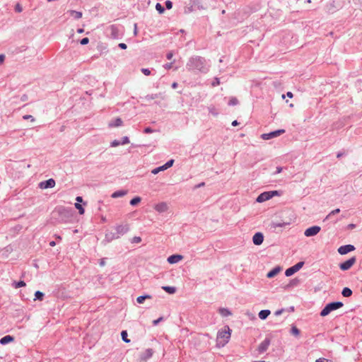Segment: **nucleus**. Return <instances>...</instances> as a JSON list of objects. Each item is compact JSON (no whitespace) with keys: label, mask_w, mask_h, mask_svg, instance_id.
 Masks as SVG:
<instances>
[{"label":"nucleus","mask_w":362,"mask_h":362,"mask_svg":"<svg viewBox=\"0 0 362 362\" xmlns=\"http://www.w3.org/2000/svg\"><path fill=\"white\" fill-rule=\"evenodd\" d=\"M182 259H183L182 255H179V254H174V255H170L168 257L167 261L169 264H173L177 263Z\"/></svg>","instance_id":"nucleus-17"},{"label":"nucleus","mask_w":362,"mask_h":362,"mask_svg":"<svg viewBox=\"0 0 362 362\" xmlns=\"http://www.w3.org/2000/svg\"><path fill=\"white\" fill-rule=\"evenodd\" d=\"M25 286H26V284L23 280H20L18 281H13L12 283V286L14 287L15 288H21V287H24Z\"/></svg>","instance_id":"nucleus-33"},{"label":"nucleus","mask_w":362,"mask_h":362,"mask_svg":"<svg viewBox=\"0 0 362 362\" xmlns=\"http://www.w3.org/2000/svg\"><path fill=\"white\" fill-rule=\"evenodd\" d=\"M141 71L145 75V76H150L151 75V70L148 68H141Z\"/></svg>","instance_id":"nucleus-43"},{"label":"nucleus","mask_w":362,"mask_h":362,"mask_svg":"<svg viewBox=\"0 0 362 362\" xmlns=\"http://www.w3.org/2000/svg\"><path fill=\"white\" fill-rule=\"evenodd\" d=\"M74 211L71 208L59 206L55 208L53 215L59 223H69L74 217Z\"/></svg>","instance_id":"nucleus-2"},{"label":"nucleus","mask_w":362,"mask_h":362,"mask_svg":"<svg viewBox=\"0 0 362 362\" xmlns=\"http://www.w3.org/2000/svg\"><path fill=\"white\" fill-rule=\"evenodd\" d=\"M23 119H30L32 122H34L35 119L30 115H25L23 117Z\"/></svg>","instance_id":"nucleus-54"},{"label":"nucleus","mask_w":362,"mask_h":362,"mask_svg":"<svg viewBox=\"0 0 362 362\" xmlns=\"http://www.w3.org/2000/svg\"><path fill=\"white\" fill-rule=\"evenodd\" d=\"M152 296L148 294H145L143 296H138L136 298V302L139 304H141L144 302L146 299H151Z\"/></svg>","instance_id":"nucleus-30"},{"label":"nucleus","mask_w":362,"mask_h":362,"mask_svg":"<svg viewBox=\"0 0 362 362\" xmlns=\"http://www.w3.org/2000/svg\"><path fill=\"white\" fill-rule=\"evenodd\" d=\"M44 296H45V293L40 291H35V298H34V300H42L43 298H44Z\"/></svg>","instance_id":"nucleus-34"},{"label":"nucleus","mask_w":362,"mask_h":362,"mask_svg":"<svg viewBox=\"0 0 362 362\" xmlns=\"http://www.w3.org/2000/svg\"><path fill=\"white\" fill-rule=\"evenodd\" d=\"M218 313L222 317H228V316H230L232 315V313L230 312V310L226 308H220L218 309Z\"/></svg>","instance_id":"nucleus-27"},{"label":"nucleus","mask_w":362,"mask_h":362,"mask_svg":"<svg viewBox=\"0 0 362 362\" xmlns=\"http://www.w3.org/2000/svg\"><path fill=\"white\" fill-rule=\"evenodd\" d=\"M153 354V351L152 349H146L144 353H142L140 356V358L142 361H147L148 359L151 358Z\"/></svg>","instance_id":"nucleus-18"},{"label":"nucleus","mask_w":362,"mask_h":362,"mask_svg":"<svg viewBox=\"0 0 362 362\" xmlns=\"http://www.w3.org/2000/svg\"><path fill=\"white\" fill-rule=\"evenodd\" d=\"M154 209L159 213H163L168 210V206L165 202H160L155 206Z\"/></svg>","instance_id":"nucleus-20"},{"label":"nucleus","mask_w":362,"mask_h":362,"mask_svg":"<svg viewBox=\"0 0 362 362\" xmlns=\"http://www.w3.org/2000/svg\"><path fill=\"white\" fill-rule=\"evenodd\" d=\"M344 303L341 301H334L327 303L320 311V316L325 317L328 315L331 312L336 310L343 307Z\"/></svg>","instance_id":"nucleus-4"},{"label":"nucleus","mask_w":362,"mask_h":362,"mask_svg":"<svg viewBox=\"0 0 362 362\" xmlns=\"http://www.w3.org/2000/svg\"><path fill=\"white\" fill-rule=\"evenodd\" d=\"M55 180L53 178H49L47 180L40 182L39 184V187L41 189H49L52 188L55 186Z\"/></svg>","instance_id":"nucleus-14"},{"label":"nucleus","mask_w":362,"mask_h":362,"mask_svg":"<svg viewBox=\"0 0 362 362\" xmlns=\"http://www.w3.org/2000/svg\"><path fill=\"white\" fill-rule=\"evenodd\" d=\"M162 288L169 294H174L177 291V288L175 286H164Z\"/></svg>","instance_id":"nucleus-29"},{"label":"nucleus","mask_w":362,"mask_h":362,"mask_svg":"<svg viewBox=\"0 0 362 362\" xmlns=\"http://www.w3.org/2000/svg\"><path fill=\"white\" fill-rule=\"evenodd\" d=\"M119 145H121V144H120V141L117 140V139H115V140L112 141L110 143V146H111V147H116V146H119Z\"/></svg>","instance_id":"nucleus-48"},{"label":"nucleus","mask_w":362,"mask_h":362,"mask_svg":"<svg viewBox=\"0 0 362 362\" xmlns=\"http://www.w3.org/2000/svg\"><path fill=\"white\" fill-rule=\"evenodd\" d=\"M284 311V309L278 310H276V311L274 313V315H275L276 316H279V315H281Z\"/></svg>","instance_id":"nucleus-62"},{"label":"nucleus","mask_w":362,"mask_h":362,"mask_svg":"<svg viewBox=\"0 0 362 362\" xmlns=\"http://www.w3.org/2000/svg\"><path fill=\"white\" fill-rule=\"evenodd\" d=\"M290 332L291 334L297 337L300 334V331L298 327H296V326L293 325L291 327Z\"/></svg>","instance_id":"nucleus-38"},{"label":"nucleus","mask_w":362,"mask_h":362,"mask_svg":"<svg viewBox=\"0 0 362 362\" xmlns=\"http://www.w3.org/2000/svg\"><path fill=\"white\" fill-rule=\"evenodd\" d=\"M173 62L167 63L163 66L165 69L168 70L173 67Z\"/></svg>","instance_id":"nucleus-56"},{"label":"nucleus","mask_w":362,"mask_h":362,"mask_svg":"<svg viewBox=\"0 0 362 362\" xmlns=\"http://www.w3.org/2000/svg\"><path fill=\"white\" fill-rule=\"evenodd\" d=\"M14 10L16 13H21L23 11V7L20 4H16L14 8Z\"/></svg>","instance_id":"nucleus-45"},{"label":"nucleus","mask_w":362,"mask_h":362,"mask_svg":"<svg viewBox=\"0 0 362 362\" xmlns=\"http://www.w3.org/2000/svg\"><path fill=\"white\" fill-rule=\"evenodd\" d=\"M204 185H205V182H200V183H199V184H198V185H196L193 187V189H196L200 188V187H204Z\"/></svg>","instance_id":"nucleus-58"},{"label":"nucleus","mask_w":362,"mask_h":362,"mask_svg":"<svg viewBox=\"0 0 362 362\" xmlns=\"http://www.w3.org/2000/svg\"><path fill=\"white\" fill-rule=\"evenodd\" d=\"M355 249L356 248H355L354 245L348 244V245H344L340 246L338 248L337 252H339V254H340L341 255H344L348 254L349 252H351L355 250Z\"/></svg>","instance_id":"nucleus-12"},{"label":"nucleus","mask_w":362,"mask_h":362,"mask_svg":"<svg viewBox=\"0 0 362 362\" xmlns=\"http://www.w3.org/2000/svg\"><path fill=\"white\" fill-rule=\"evenodd\" d=\"M283 168L282 167L278 166L276 167V171L274 173V175L279 174L282 171Z\"/></svg>","instance_id":"nucleus-60"},{"label":"nucleus","mask_w":362,"mask_h":362,"mask_svg":"<svg viewBox=\"0 0 362 362\" xmlns=\"http://www.w3.org/2000/svg\"><path fill=\"white\" fill-rule=\"evenodd\" d=\"M173 57V52H169L167 53L166 54V58L168 59V60H170Z\"/></svg>","instance_id":"nucleus-59"},{"label":"nucleus","mask_w":362,"mask_h":362,"mask_svg":"<svg viewBox=\"0 0 362 362\" xmlns=\"http://www.w3.org/2000/svg\"><path fill=\"white\" fill-rule=\"evenodd\" d=\"M76 200L77 202L76 203H79L80 204V203L83 202V197H80V196H78V197H76Z\"/></svg>","instance_id":"nucleus-64"},{"label":"nucleus","mask_w":362,"mask_h":362,"mask_svg":"<svg viewBox=\"0 0 362 362\" xmlns=\"http://www.w3.org/2000/svg\"><path fill=\"white\" fill-rule=\"evenodd\" d=\"M219 84H220L219 78H217V77L214 78V81H213V82L211 83L212 86L215 87V86H217Z\"/></svg>","instance_id":"nucleus-53"},{"label":"nucleus","mask_w":362,"mask_h":362,"mask_svg":"<svg viewBox=\"0 0 362 362\" xmlns=\"http://www.w3.org/2000/svg\"><path fill=\"white\" fill-rule=\"evenodd\" d=\"M209 68L210 64L209 62L201 56L191 57L186 64L187 71L194 73L206 74L209 71Z\"/></svg>","instance_id":"nucleus-1"},{"label":"nucleus","mask_w":362,"mask_h":362,"mask_svg":"<svg viewBox=\"0 0 362 362\" xmlns=\"http://www.w3.org/2000/svg\"><path fill=\"white\" fill-rule=\"evenodd\" d=\"M165 8L168 10L173 8V2L170 0H167L165 1Z\"/></svg>","instance_id":"nucleus-47"},{"label":"nucleus","mask_w":362,"mask_h":362,"mask_svg":"<svg viewBox=\"0 0 362 362\" xmlns=\"http://www.w3.org/2000/svg\"><path fill=\"white\" fill-rule=\"evenodd\" d=\"M239 103L238 100L235 97H231L228 102V105L229 106L237 105Z\"/></svg>","instance_id":"nucleus-37"},{"label":"nucleus","mask_w":362,"mask_h":362,"mask_svg":"<svg viewBox=\"0 0 362 362\" xmlns=\"http://www.w3.org/2000/svg\"><path fill=\"white\" fill-rule=\"evenodd\" d=\"M304 264H305V262L303 261L298 262L293 266L290 267L289 268L286 269L285 271V276L287 277L291 276L296 272H298L303 267Z\"/></svg>","instance_id":"nucleus-5"},{"label":"nucleus","mask_w":362,"mask_h":362,"mask_svg":"<svg viewBox=\"0 0 362 362\" xmlns=\"http://www.w3.org/2000/svg\"><path fill=\"white\" fill-rule=\"evenodd\" d=\"M291 223V219L289 218L288 220H286V221H282L281 222H275V221H272L271 223H270V226H271V228H279V227H285L286 226H288L290 225Z\"/></svg>","instance_id":"nucleus-16"},{"label":"nucleus","mask_w":362,"mask_h":362,"mask_svg":"<svg viewBox=\"0 0 362 362\" xmlns=\"http://www.w3.org/2000/svg\"><path fill=\"white\" fill-rule=\"evenodd\" d=\"M157 98V95L156 94H151V95H147L146 96V98L148 100H153L155 98Z\"/></svg>","instance_id":"nucleus-55"},{"label":"nucleus","mask_w":362,"mask_h":362,"mask_svg":"<svg viewBox=\"0 0 362 362\" xmlns=\"http://www.w3.org/2000/svg\"><path fill=\"white\" fill-rule=\"evenodd\" d=\"M270 313L269 310H262L259 311L258 316L261 320H266Z\"/></svg>","instance_id":"nucleus-28"},{"label":"nucleus","mask_w":362,"mask_h":362,"mask_svg":"<svg viewBox=\"0 0 362 362\" xmlns=\"http://www.w3.org/2000/svg\"><path fill=\"white\" fill-rule=\"evenodd\" d=\"M271 341L270 339L266 337L258 346L257 351L259 354L264 353L267 349L269 346L270 345Z\"/></svg>","instance_id":"nucleus-13"},{"label":"nucleus","mask_w":362,"mask_h":362,"mask_svg":"<svg viewBox=\"0 0 362 362\" xmlns=\"http://www.w3.org/2000/svg\"><path fill=\"white\" fill-rule=\"evenodd\" d=\"M300 281L299 279L298 278H294L293 279H291L289 282L288 284H287L286 286H285V288L286 289H288L289 288H293V287H295V286H297L300 284Z\"/></svg>","instance_id":"nucleus-25"},{"label":"nucleus","mask_w":362,"mask_h":362,"mask_svg":"<svg viewBox=\"0 0 362 362\" xmlns=\"http://www.w3.org/2000/svg\"><path fill=\"white\" fill-rule=\"evenodd\" d=\"M356 257L355 256H354V257H351V258H349V259H347L343 262H341L339 264V267L342 271H347L352 267V266L356 263Z\"/></svg>","instance_id":"nucleus-6"},{"label":"nucleus","mask_w":362,"mask_h":362,"mask_svg":"<svg viewBox=\"0 0 362 362\" xmlns=\"http://www.w3.org/2000/svg\"><path fill=\"white\" fill-rule=\"evenodd\" d=\"M352 290L349 287H344L341 291V295L344 297H350L352 295Z\"/></svg>","instance_id":"nucleus-31"},{"label":"nucleus","mask_w":362,"mask_h":362,"mask_svg":"<svg viewBox=\"0 0 362 362\" xmlns=\"http://www.w3.org/2000/svg\"><path fill=\"white\" fill-rule=\"evenodd\" d=\"M129 143V139L128 136H124L122 138V140L120 141L121 145L127 144Z\"/></svg>","instance_id":"nucleus-46"},{"label":"nucleus","mask_w":362,"mask_h":362,"mask_svg":"<svg viewBox=\"0 0 362 362\" xmlns=\"http://www.w3.org/2000/svg\"><path fill=\"white\" fill-rule=\"evenodd\" d=\"M122 120L121 118L119 117H117L116 119H115L113 121H112L111 122H110L109 124V127H120L122 125Z\"/></svg>","instance_id":"nucleus-26"},{"label":"nucleus","mask_w":362,"mask_h":362,"mask_svg":"<svg viewBox=\"0 0 362 362\" xmlns=\"http://www.w3.org/2000/svg\"><path fill=\"white\" fill-rule=\"evenodd\" d=\"M315 362H328V360L324 358H320L317 359Z\"/></svg>","instance_id":"nucleus-63"},{"label":"nucleus","mask_w":362,"mask_h":362,"mask_svg":"<svg viewBox=\"0 0 362 362\" xmlns=\"http://www.w3.org/2000/svg\"><path fill=\"white\" fill-rule=\"evenodd\" d=\"M164 320L163 317H160L156 320H154L153 321V325L156 326L159 324L160 322L163 321Z\"/></svg>","instance_id":"nucleus-52"},{"label":"nucleus","mask_w":362,"mask_h":362,"mask_svg":"<svg viewBox=\"0 0 362 362\" xmlns=\"http://www.w3.org/2000/svg\"><path fill=\"white\" fill-rule=\"evenodd\" d=\"M268 192L270 194L271 199L274 196H279L281 194V192L278 190L268 191Z\"/></svg>","instance_id":"nucleus-44"},{"label":"nucleus","mask_w":362,"mask_h":362,"mask_svg":"<svg viewBox=\"0 0 362 362\" xmlns=\"http://www.w3.org/2000/svg\"><path fill=\"white\" fill-rule=\"evenodd\" d=\"M141 242V237H139V236H135L132 240V243H139Z\"/></svg>","instance_id":"nucleus-51"},{"label":"nucleus","mask_w":362,"mask_h":362,"mask_svg":"<svg viewBox=\"0 0 362 362\" xmlns=\"http://www.w3.org/2000/svg\"><path fill=\"white\" fill-rule=\"evenodd\" d=\"M89 42V38L88 37H83L80 40V44L81 45H86Z\"/></svg>","instance_id":"nucleus-50"},{"label":"nucleus","mask_w":362,"mask_h":362,"mask_svg":"<svg viewBox=\"0 0 362 362\" xmlns=\"http://www.w3.org/2000/svg\"><path fill=\"white\" fill-rule=\"evenodd\" d=\"M99 264L100 267H104L105 265V258L100 259Z\"/></svg>","instance_id":"nucleus-61"},{"label":"nucleus","mask_w":362,"mask_h":362,"mask_svg":"<svg viewBox=\"0 0 362 362\" xmlns=\"http://www.w3.org/2000/svg\"><path fill=\"white\" fill-rule=\"evenodd\" d=\"M340 212V209H336L333 211H332L324 219V221H326L329 218H330L333 215H335L337 214H339Z\"/></svg>","instance_id":"nucleus-41"},{"label":"nucleus","mask_w":362,"mask_h":362,"mask_svg":"<svg viewBox=\"0 0 362 362\" xmlns=\"http://www.w3.org/2000/svg\"><path fill=\"white\" fill-rule=\"evenodd\" d=\"M69 12L71 16L73 17L74 19H79L82 17V13L81 11L71 10Z\"/></svg>","instance_id":"nucleus-32"},{"label":"nucleus","mask_w":362,"mask_h":362,"mask_svg":"<svg viewBox=\"0 0 362 362\" xmlns=\"http://www.w3.org/2000/svg\"><path fill=\"white\" fill-rule=\"evenodd\" d=\"M118 47L122 49H126L127 48V45L124 42L119 43Z\"/></svg>","instance_id":"nucleus-57"},{"label":"nucleus","mask_w":362,"mask_h":362,"mask_svg":"<svg viewBox=\"0 0 362 362\" xmlns=\"http://www.w3.org/2000/svg\"><path fill=\"white\" fill-rule=\"evenodd\" d=\"M285 132V129H281L275 131L270 132L269 133H264L261 135V138L264 140H269L277 136H281Z\"/></svg>","instance_id":"nucleus-7"},{"label":"nucleus","mask_w":362,"mask_h":362,"mask_svg":"<svg viewBox=\"0 0 362 362\" xmlns=\"http://www.w3.org/2000/svg\"><path fill=\"white\" fill-rule=\"evenodd\" d=\"M174 163V160L170 159L168 160L164 165L159 166L158 168H154L151 173L154 175L158 173L160 171L165 170L169 168L172 167Z\"/></svg>","instance_id":"nucleus-10"},{"label":"nucleus","mask_w":362,"mask_h":362,"mask_svg":"<svg viewBox=\"0 0 362 362\" xmlns=\"http://www.w3.org/2000/svg\"><path fill=\"white\" fill-rule=\"evenodd\" d=\"M128 337V333H127V330H122L121 332V337H122V339L126 342V343H129L130 342V339H129L127 338Z\"/></svg>","instance_id":"nucleus-36"},{"label":"nucleus","mask_w":362,"mask_h":362,"mask_svg":"<svg viewBox=\"0 0 362 362\" xmlns=\"http://www.w3.org/2000/svg\"><path fill=\"white\" fill-rule=\"evenodd\" d=\"M264 241V235L261 232H257L252 237V242L255 245H260Z\"/></svg>","instance_id":"nucleus-15"},{"label":"nucleus","mask_w":362,"mask_h":362,"mask_svg":"<svg viewBox=\"0 0 362 362\" xmlns=\"http://www.w3.org/2000/svg\"><path fill=\"white\" fill-rule=\"evenodd\" d=\"M75 207L78 210V213L80 215H83L85 213V209L81 204L76 203Z\"/></svg>","instance_id":"nucleus-39"},{"label":"nucleus","mask_w":362,"mask_h":362,"mask_svg":"<svg viewBox=\"0 0 362 362\" xmlns=\"http://www.w3.org/2000/svg\"><path fill=\"white\" fill-rule=\"evenodd\" d=\"M271 199L270 194L268 191L261 193L256 199V202L258 203H262Z\"/></svg>","instance_id":"nucleus-19"},{"label":"nucleus","mask_w":362,"mask_h":362,"mask_svg":"<svg viewBox=\"0 0 362 362\" xmlns=\"http://www.w3.org/2000/svg\"><path fill=\"white\" fill-rule=\"evenodd\" d=\"M321 230V228L318 226H313L308 228L305 232L304 235L306 237H312L316 235Z\"/></svg>","instance_id":"nucleus-11"},{"label":"nucleus","mask_w":362,"mask_h":362,"mask_svg":"<svg viewBox=\"0 0 362 362\" xmlns=\"http://www.w3.org/2000/svg\"><path fill=\"white\" fill-rule=\"evenodd\" d=\"M118 236H117L115 233L108 232L105 234V240L110 243L113 240L118 239Z\"/></svg>","instance_id":"nucleus-24"},{"label":"nucleus","mask_w":362,"mask_h":362,"mask_svg":"<svg viewBox=\"0 0 362 362\" xmlns=\"http://www.w3.org/2000/svg\"><path fill=\"white\" fill-rule=\"evenodd\" d=\"M141 198L140 197L136 196L130 200L129 204L131 206H136L138 204H139L141 202Z\"/></svg>","instance_id":"nucleus-35"},{"label":"nucleus","mask_w":362,"mask_h":362,"mask_svg":"<svg viewBox=\"0 0 362 362\" xmlns=\"http://www.w3.org/2000/svg\"><path fill=\"white\" fill-rule=\"evenodd\" d=\"M110 36L113 39H121L122 37V33L119 30L116 25H112L109 27Z\"/></svg>","instance_id":"nucleus-8"},{"label":"nucleus","mask_w":362,"mask_h":362,"mask_svg":"<svg viewBox=\"0 0 362 362\" xmlns=\"http://www.w3.org/2000/svg\"><path fill=\"white\" fill-rule=\"evenodd\" d=\"M225 328L227 330H219L217 333L216 346L219 348L223 347L230 338L231 329L228 325L225 326Z\"/></svg>","instance_id":"nucleus-3"},{"label":"nucleus","mask_w":362,"mask_h":362,"mask_svg":"<svg viewBox=\"0 0 362 362\" xmlns=\"http://www.w3.org/2000/svg\"><path fill=\"white\" fill-rule=\"evenodd\" d=\"M127 190L125 189L117 190L112 194L111 197L114 199L122 197L125 196L127 194Z\"/></svg>","instance_id":"nucleus-23"},{"label":"nucleus","mask_w":362,"mask_h":362,"mask_svg":"<svg viewBox=\"0 0 362 362\" xmlns=\"http://www.w3.org/2000/svg\"><path fill=\"white\" fill-rule=\"evenodd\" d=\"M115 228L116 230L115 233L117 236H118V238H120L129 230V226L127 223L121 224L116 226Z\"/></svg>","instance_id":"nucleus-9"},{"label":"nucleus","mask_w":362,"mask_h":362,"mask_svg":"<svg viewBox=\"0 0 362 362\" xmlns=\"http://www.w3.org/2000/svg\"><path fill=\"white\" fill-rule=\"evenodd\" d=\"M281 270V268L279 266H276L267 273V277L269 279H272L276 276L280 272Z\"/></svg>","instance_id":"nucleus-21"},{"label":"nucleus","mask_w":362,"mask_h":362,"mask_svg":"<svg viewBox=\"0 0 362 362\" xmlns=\"http://www.w3.org/2000/svg\"><path fill=\"white\" fill-rule=\"evenodd\" d=\"M14 341V337L11 335H6L0 339V344L6 345Z\"/></svg>","instance_id":"nucleus-22"},{"label":"nucleus","mask_w":362,"mask_h":362,"mask_svg":"<svg viewBox=\"0 0 362 362\" xmlns=\"http://www.w3.org/2000/svg\"><path fill=\"white\" fill-rule=\"evenodd\" d=\"M209 113H211V115H213L214 116H217L218 115V111L214 106L209 107Z\"/></svg>","instance_id":"nucleus-42"},{"label":"nucleus","mask_w":362,"mask_h":362,"mask_svg":"<svg viewBox=\"0 0 362 362\" xmlns=\"http://www.w3.org/2000/svg\"><path fill=\"white\" fill-rule=\"evenodd\" d=\"M156 9L160 14L163 13L165 11V8L160 3L156 4Z\"/></svg>","instance_id":"nucleus-40"},{"label":"nucleus","mask_w":362,"mask_h":362,"mask_svg":"<svg viewBox=\"0 0 362 362\" xmlns=\"http://www.w3.org/2000/svg\"><path fill=\"white\" fill-rule=\"evenodd\" d=\"M154 132H155V130L153 129L152 128H151L150 127H146L144 129V133H145V134H151Z\"/></svg>","instance_id":"nucleus-49"}]
</instances>
